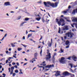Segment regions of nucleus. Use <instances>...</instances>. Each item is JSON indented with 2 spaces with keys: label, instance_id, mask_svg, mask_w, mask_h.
I'll use <instances>...</instances> for the list:
<instances>
[{
  "label": "nucleus",
  "instance_id": "603ef678",
  "mask_svg": "<svg viewBox=\"0 0 77 77\" xmlns=\"http://www.w3.org/2000/svg\"><path fill=\"white\" fill-rule=\"evenodd\" d=\"M73 66L74 68H76V67H77V66H75V65H74Z\"/></svg>",
  "mask_w": 77,
  "mask_h": 77
},
{
  "label": "nucleus",
  "instance_id": "c85d7f7f",
  "mask_svg": "<svg viewBox=\"0 0 77 77\" xmlns=\"http://www.w3.org/2000/svg\"><path fill=\"white\" fill-rule=\"evenodd\" d=\"M21 18V16H19L18 17V19L17 20H20Z\"/></svg>",
  "mask_w": 77,
  "mask_h": 77
},
{
  "label": "nucleus",
  "instance_id": "c03bdc74",
  "mask_svg": "<svg viewBox=\"0 0 77 77\" xmlns=\"http://www.w3.org/2000/svg\"><path fill=\"white\" fill-rule=\"evenodd\" d=\"M12 65H16L15 63H14V62H13L12 63Z\"/></svg>",
  "mask_w": 77,
  "mask_h": 77
},
{
  "label": "nucleus",
  "instance_id": "c9c22d12",
  "mask_svg": "<svg viewBox=\"0 0 77 77\" xmlns=\"http://www.w3.org/2000/svg\"><path fill=\"white\" fill-rule=\"evenodd\" d=\"M6 36H7V34H6L5 35L4 37H3L2 39H4V38H5V37H6Z\"/></svg>",
  "mask_w": 77,
  "mask_h": 77
},
{
  "label": "nucleus",
  "instance_id": "b1692460",
  "mask_svg": "<svg viewBox=\"0 0 77 77\" xmlns=\"http://www.w3.org/2000/svg\"><path fill=\"white\" fill-rule=\"evenodd\" d=\"M69 65L71 66V68H72V67H73V65L72 64H69Z\"/></svg>",
  "mask_w": 77,
  "mask_h": 77
},
{
  "label": "nucleus",
  "instance_id": "aec40b11",
  "mask_svg": "<svg viewBox=\"0 0 77 77\" xmlns=\"http://www.w3.org/2000/svg\"><path fill=\"white\" fill-rule=\"evenodd\" d=\"M17 50L19 51H21V50H22V48H17Z\"/></svg>",
  "mask_w": 77,
  "mask_h": 77
},
{
  "label": "nucleus",
  "instance_id": "4c0bfd02",
  "mask_svg": "<svg viewBox=\"0 0 77 77\" xmlns=\"http://www.w3.org/2000/svg\"><path fill=\"white\" fill-rule=\"evenodd\" d=\"M63 13L64 14H66V13H67V11H63Z\"/></svg>",
  "mask_w": 77,
  "mask_h": 77
},
{
  "label": "nucleus",
  "instance_id": "3c124183",
  "mask_svg": "<svg viewBox=\"0 0 77 77\" xmlns=\"http://www.w3.org/2000/svg\"><path fill=\"white\" fill-rule=\"evenodd\" d=\"M49 69H46L45 70V71H48V70H49Z\"/></svg>",
  "mask_w": 77,
  "mask_h": 77
},
{
  "label": "nucleus",
  "instance_id": "7ed1b4c3",
  "mask_svg": "<svg viewBox=\"0 0 77 77\" xmlns=\"http://www.w3.org/2000/svg\"><path fill=\"white\" fill-rule=\"evenodd\" d=\"M47 53L48 54L46 56V57L45 58V59L46 61L48 60L51 61V60H50V59L51 58V53H49V49H48L47 50Z\"/></svg>",
  "mask_w": 77,
  "mask_h": 77
},
{
  "label": "nucleus",
  "instance_id": "4d7b16f0",
  "mask_svg": "<svg viewBox=\"0 0 77 77\" xmlns=\"http://www.w3.org/2000/svg\"><path fill=\"white\" fill-rule=\"evenodd\" d=\"M2 75H4V76H6V74H5V73H3L2 74Z\"/></svg>",
  "mask_w": 77,
  "mask_h": 77
},
{
  "label": "nucleus",
  "instance_id": "e2e57ef3",
  "mask_svg": "<svg viewBox=\"0 0 77 77\" xmlns=\"http://www.w3.org/2000/svg\"><path fill=\"white\" fill-rule=\"evenodd\" d=\"M6 53H7V54H8V53H9V51H6Z\"/></svg>",
  "mask_w": 77,
  "mask_h": 77
},
{
  "label": "nucleus",
  "instance_id": "393cba45",
  "mask_svg": "<svg viewBox=\"0 0 77 77\" xmlns=\"http://www.w3.org/2000/svg\"><path fill=\"white\" fill-rule=\"evenodd\" d=\"M57 55V53H55L54 54V55H53V57H55V56H56Z\"/></svg>",
  "mask_w": 77,
  "mask_h": 77
},
{
  "label": "nucleus",
  "instance_id": "72a5a7b5",
  "mask_svg": "<svg viewBox=\"0 0 77 77\" xmlns=\"http://www.w3.org/2000/svg\"><path fill=\"white\" fill-rule=\"evenodd\" d=\"M35 59H37V58H33L32 59V60H33V62H35V61H36V60H35Z\"/></svg>",
  "mask_w": 77,
  "mask_h": 77
},
{
  "label": "nucleus",
  "instance_id": "9b49d317",
  "mask_svg": "<svg viewBox=\"0 0 77 77\" xmlns=\"http://www.w3.org/2000/svg\"><path fill=\"white\" fill-rule=\"evenodd\" d=\"M4 5L5 6H11V4L9 2H5Z\"/></svg>",
  "mask_w": 77,
  "mask_h": 77
},
{
  "label": "nucleus",
  "instance_id": "a878e982",
  "mask_svg": "<svg viewBox=\"0 0 77 77\" xmlns=\"http://www.w3.org/2000/svg\"><path fill=\"white\" fill-rule=\"evenodd\" d=\"M11 46H12V47H15V45H14V44L13 43H11Z\"/></svg>",
  "mask_w": 77,
  "mask_h": 77
},
{
  "label": "nucleus",
  "instance_id": "f03ea898",
  "mask_svg": "<svg viewBox=\"0 0 77 77\" xmlns=\"http://www.w3.org/2000/svg\"><path fill=\"white\" fill-rule=\"evenodd\" d=\"M56 21L57 23V24H58L59 26H61V23H62L63 24L61 25V26H63L65 25V20L63 18H61L60 20V21H59V19L57 18L56 19Z\"/></svg>",
  "mask_w": 77,
  "mask_h": 77
},
{
  "label": "nucleus",
  "instance_id": "f704fd0d",
  "mask_svg": "<svg viewBox=\"0 0 77 77\" xmlns=\"http://www.w3.org/2000/svg\"><path fill=\"white\" fill-rule=\"evenodd\" d=\"M71 57H70L67 58V59H68V60H71Z\"/></svg>",
  "mask_w": 77,
  "mask_h": 77
},
{
  "label": "nucleus",
  "instance_id": "20e7f679",
  "mask_svg": "<svg viewBox=\"0 0 77 77\" xmlns=\"http://www.w3.org/2000/svg\"><path fill=\"white\" fill-rule=\"evenodd\" d=\"M66 35H67L68 37H69L70 38H72L73 37V36L74 35V33L69 32L66 33Z\"/></svg>",
  "mask_w": 77,
  "mask_h": 77
},
{
  "label": "nucleus",
  "instance_id": "5701e85b",
  "mask_svg": "<svg viewBox=\"0 0 77 77\" xmlns=\"http://www.w3.org/2000/svg\"><path fill=\"white\" fill-rule=\"evenodd\" d=\"M45 61H44L43 62L42 64H43V66H45V65H46V64H45Z\"/></svg>",
  "mask_w": 77,
  "mask_h": 77
},
{
  "label": "nucleus",
  "instance_id": "13d9d810",
  "mask_svg": "<svg viewBox=\"0 0 77 77\" xmlns=\"http://www.w3.org/2000/svg\"><path fill=\"white\" fill-rule=\"evenodd\" d=\"M13 57H14V58H17V57L15 56H14V55H13Z\"/></svg>",
  "mask_w": 77,
  "mask_h": 77
},
{
  "label": "nucleus",
  "instance_id": "6ab92c4d",
  "mask_svg": "<svg viewBox=\"0 0 77 77\" xmlns=\"http://www.w3.org/2000/svg\"><path fill=\"white\" fill-rule=\"evenodd\" d=\"M72 21H76V22H77V18H75L72 20Z\"/></svg>",
  "mask_w": 77,
  "mask_h": 77
},
{
  "label": "nucleus",
  "instance_id": "58836bf2",
  "mask_svg": "<svg viewBox=\"0 0 77 77\" xmlns=\"http://www.w3.org/2000/svg\"><path fill=\"white\" fill-rule=\"evenodd\" d=\"M13 73V70H12L10 72V74H12Z\"/></svg>",
  "mask_w": 77,
  "mask_h": 77
},
{
  "label": "nucleus",
  "instance_id": "680f3d73",
  "mask_svg": "<svg viewBox=\"0 0 77 77\" xmlns=\"http://www.w3.org/2000/svg\"><path fill=\"white\" fill-rule=\"evenodd\" d=\"M75 26L76 28H77V24H75Z\"/></svg>",
  "mask_w": 77,
  "mask_h": 77
},
{
  "label": "nucleus",
  "instance_id": "774afa93",
  "mask_svg": "<svg viewBox=\"0 0 77 77\" xmlns=\"http://www.w3.org/2000/svg\"><path fill=\"white\" fill-rule=\"evenodd\" d=\"M40 39H42V36H41Z\"/></svg>",
  "mask_w": 77,
  "mask_h": 77
},
{
  "label": "nucleus",
  "instance_id": "2eb2a0df",
  "mask_svg": "<svg viewBox=\"0 0 77 77\" xmlns=\"http://www.w3.org/2000/svg\"><path fill=\"white\" fill-rule=\"evenodd\" d=\"M52 62H53V63H54V61H55V58L54 57L52 56Z\"/></svg>",
  "mask_w": 77,
  "mask_h": 77
},
{
  "label": "nucleus",
  "instance_id": "6e6552de",
  "mask_svg": "<svg viewBox=\"0 0 77 77\" xmlns=\"http://www.w3.org/2000/svg\"><path fill=\"white\" fill-rule=\"evenodd\" d=\"M72 58L74 61H77V57L75 55H73L72 57Z\"/></svg>",
  "mask_w": 77,
  "mask_h": 77
},
{
  "label": "nucleus",
  "instance_id": "79ce46f5",
  "mask_svg": "<svg viewBox=\"0 0 77 77\" xmlns=\"http://www.w3.org/2000/svg\"><path fill=\"white\" fill-rule=\"evenodd\" d=\"M30 32H35V31H34V30H30Z\"/></svg>",
  "mask_w": 77,
  "mask_h": 77
},
{
  "label": "nucleus",
  "instance_id": "f3484780",
  "mask_svg": "<svg viewBox=\"0 0 77 77\" xmlns=\"http://www.w3.org/2000/svg\"><path fill=\"white\" fill-rule=\"evenodd\" d=\"M32 34H29L28 35L27 38H30V37H31L32 36Z\"/></svg>",
  "mask_w": 77,
  "mask_h": 77
},
{
  "label": "nucleus",
  "instance_id": "49530a36",
  "mask_svg": "<svg viewBox=\"0 0 77 77\" xmlns=\"http://www.w3.org/2000/svg\"><path fill=\"white\" fill-rule=\"evenodd\" d=\"M71 6L69 5V7H68V9H71Z\"/></svg>",
  "mask_w": 77,
  "mask_h": 77
},
{
  "label": "nucleus",
  "instance_id": "a19ab883",
  "mask_svg": "<svg viewBox=\"0 0 77 77\" xmlns=\"http://www.w3.org/2000/svg\"><path fill=\"white\" fill-rule=\"evenodd\" d=\"M50 21V20H47V19L45 21V22H46V23H48V21Z\"/></svg>",
  "mask_w": 77,
  "mask_h": 77
},
{
  "label": "nucleus",
  "instance_id": "0eeeda50",
  "mask_svg": "<svg viewBox=\"0 0 77 77\" xmlns=\"http://www.w3.org/2000/svg\"><path fill=\"white\" fill-rule=\"evenodd\" d=\"M55 72L56 73L54 74V75L56 77H57V76H59V75H60V71H57V72Z\"/></svg>",
  "mask_w": 77,
  "mask_h": 77
},
{
  "label": "nucleus",
  "instance_id": "4468645a",
  "mask_svg": "<svg viewBox=\"0 0 77 77\" xmlns=\"http://www.w3.org/2000/svg\"><path fill=\"white\" fill-rule=\"evenodd\" d=\"M65 44L66 45H68L69 44V42L68 40H67L65 42Z\"/></svg>",
  "mask_w": 77,
  "mask_h": 77
},
{
  "label": "nucleus",
  "instance_id": "f8f14e48",
  "mask_svg": "<svg viewBox=\"0 0 77 77\" xmlns=\"http://www.w3.org/2000/svg\"><path fill=\"white\" fill-rule=\"evenodd\" d=\"M63 30H68L69 29L68 26H65L64 28H63Z\"/></svg>",
  "mask_w": 77,
  "mask_h": 77
},
{
  "label": "nucleus",
  "instance_id": "412c9836",
  "mask_svg": "<svg viewBox=\"0 0 77 77\" xmlns=\"http://www.w3.org/2000/svg\"><path fill=\"white\" fill-rule=\"evenodd\" d=\"M42 20L43 23H44V22H45V20H44V17L42 18Z\"/></svg>",
  "mask_w": 77,
  "mask_h": 77
},
{
  "label": "nucleus",
  "instance_id": "473e14b6",
  "mask_svg": "<svg viewBox=\"0 0 77 77\" xmlns=\"http://www.w3.org/2000/svg\"><path fill=\"white\" fill-rule=\"evenodd\" d=\"M69 45L67 46L66 47V48H69Z\"/></svg>",
  "mask_w": 77,
  "mask_h": 77
},
{
  "label": "nucleus",
  "instance_id": "423d86ee",
  "mask_svg": "<svg viewBox=\"0 0 77 77\" xmlns=\"http://www.w3.org/2000/svg\"><path fill=\"white\" fill-rule=\"evenodd\" d=\"M65 58H64V57H61L59 59V61L60 62V63H62V64H63L65 63Z\"/></svg>",
  "mask_w": 77,
  "mask_h": 77
},
{
  "label": "nucleus",
  "instance_id": "6e6d98bb",
  "mask_svg": "<svg viewBox=\"0 0 77 77\" xmlns=\"http://www.w3.org/2000/svg\"><path fill=\"white\" fill-rule=\"evenodd\" d=\"M14 67L15 68H17V65H15V66H14Z\"/></svg>",
  "mask_w": 77,
  "mask_h": 77
},
{
  "label": "nucleus",
  "instance_id": "ddd939ff",
  "mask_svg": "<svg viewBox=\"0 0 77 77\" xmlns=\"http://www.w3.org/2000/svg\"><path fill=\"white\" fill-rule=\"evenodd\" d=\"M58 33L60 34H63V31H62L61 32H60V27H59Z\"/></svg>",
  "mask_w": 77,
  "mask_h": 77
},
{
  "label": "nucleus",
  "instance_id": "4be33fe9",
  "mask_svg": "<svg viewBox=\"0 0 77 77\" xmlns=\"http://www.w3.org/2000/svg\"><path fill=\"white\" fill-rule=\"evenodd\" d=\"M25 23H26V22H22L20 25V26H23V24H24Z\"/></svg>",
  "mask_w": 77,
  "mask_h": 77
},
{
  "label": "nucleus",
  "instance_id": "a211bd4d",
  "mask_svg": "<svg viewBox=\"0 0 77 77\" xmlns=\"http://www.w3.org/2000/svg\"><path fill=\"white\" fill-rule=\"evenodd\" d=\"M41 19V17L36 18V20L37 21H39Z\"/></svg>",
  "mask_w": 77,
  "mask_h": 77
},
{
  "label": "nucleus",
  "instance_id": "2f4dec72",
  "mask_svg": "<svg viewBox=\"0 0 77 77\" xmlns=\"http://www.w3.org/2000/svg\"><path fill=\"white\" fill-rule=\"evenodd\" d=\"M22 45H23L24 47H25V48H26V47H27V45H23V44H22Z\"/></svg>",
  "mask_w": 77,
  "mask_h": 77
},
{
  "label": "nucleus",
  "instance_id": "bb28decb",
  "mask_svg": "<svg viewBox=\"0 0 77 77\" xmlns=\"http://www.w3.org/2000/svg\"><path fill=\"white\" fill-rule=\"evenodd\" d=\"M14 72H16V73H18V69H16Z\"/></svg>",
  "mask_w": 77,
  "mask_h": 77
},
{
  "label": "nucleus",
  "instance_id": "052dcab7",
  "mask_svg": "<svg viewBox=\"0 0 77 77\" xmlns=\"http://www.w3.org/2000/svg\"><path fill=\"white\" fill-rule=\"evenodd\" d=\"M28 33V32L27 31V30H26V34H27Z\"/></svg>",
  "mask_w": 77,
  "mask_h": 77
},
{
  "label": "nucleus",
  "instance_id": "37998d69",
  "mask_svg": "<svg viewBox=\"0 0 77 77\" xmlns=\"http://www.w3.org/2000/svg\"><path fill=\"white\" fill-rule=\"evenodd\" d=\"M15 74H16L15 73H13V77H14V76H15Z\"/></svg>",
  "mask_w": 77,
  "mask_h": 77
},
{
  "label": "nucleus",
  "instance_id": "864d4df0",
  "mask_svg": "<svg viewBox=\"0 0 77 77\" xmlns=\"http://www.w3.org/2000/svg\"><path fill=\"white\" fill-rule=\"evenodd\" d=\"M42 44H43V45H44L45 44L44 43V41H43V42H42Z\"/></svg>",
  "mask_w": 77,
  "mask_h": 77
},
{
  "label": "nucleus",
  "instance_id": "c756f323",
  "mask_svg": "<svg viewBox=\"0 0 77 77\" xmlns=\"http://www.w3.org/2000/svg\"><path fill=\"white\" fill-rule=\"evenodd\" d=\"M37 56V53H35L34 54V57H36Z\"/></svg>",
  "mask_w": 77,
  "mask_h": 77
},
{
  "label": "nucleus",
  "instance_id": "5fc2aeb1",
  "mask_svg": "<svg viewBox=\"0 0 77 77\" xmlns=\"http://www.w3.org/2000/svg\"><path fill=\"white\" fill-rule=\"evenodd\" d=\"M8 60H7L6 61V64L8 63Z\"/></svg>",
  "mask_w": 77,
  "mask_h": 77
},
{
  "label": "nucleus",
  "instance_id": "39448f33",
  "mask_svg": "<svg viewBox=\"0 0 77 77\" xmlns=\"http://www.w3.org/2000/svg\"><path fill=\"white\" fill-rule=\"evenodd\" d=\"M63 75H65V76H68V75H72L73 77H74V75H72L71 73H70L68 72H65L63 73Z\"/></svg>",
  "mask_w": 77,
  "mask_h": 77
},
{
  "label": "nucleus",
  "instance_id": "1a4fd4ad",
  "mask_svg": "<svg viewBox=\"0 0 77 77\" xmlns=\"http://www.w3.org/2000/svg\"><path fill=\"white\" fill-rule=\"evenodd\" d=\"M45 67L47 68H52V67H54V65L52 64V65H48L46 66Z\"/></svg>",
  "mask_w": 77,
  "mask_h": 77
},
{
  "label": "nucleus",
  "instance_id": "69168bd1",
  "mask_svg": "<svg viewBox=\"0 0 77 77\" xmlns=\"http://www.w3.org/2000/svg\"><path fill=\"white\" fill-rule=\"evenodd\" d=\"M71 26H72V27H73V28H74V25H72H72H71Z\"/></svg>",
  "mask_w": 77,
  "mask_h": 77
},
{
  "label": "nucleus",
  "instance_id": "e433bc0d",
  "mask_svg": "<svg viewBox=\"0 0 77 77\" xmlns=\"http://www.w3.org/2000/svg\"><path fill=\"white\" fill-rule=\"evenodd\" d=\"M70 69L71 72H74V71L72 70V69Z\"/></svg>",
  "mask_w": 77,
  "mask_h": 77
},
{
  "label": "nucleus",
  "instance_id": "0e129e2a",
  "mask_svg": "<svg viewBox=\"0 0 77 77\" xmlns=\"http://www.w3.org/2000/svg\"><path fill=\"white\" fill-rule=\"evenodd\" d=\"M27 65V63H24V64H23L24 66L25 65Z\"/></svg>",
  "mask_w": 77,
  "mask_h": 77
},
{
  "label": "nucleus",
  "instance_id": "338daca9",
  "mask_svg": "<svg viewBox=\"0 0 77 77\" xmlns=\"http://www.w3.org/2000/svg\"><path fill=\"white\" fill-rule=\"evenodd\" d=\"M0 31H1V32H3V29H0Z\"/></svg>",
  "mask_w": 77,
  "mask_h": 77
},
{
  "label": "nucleus",
  "instance_id": "f257e3e1",
  "mask_svg": "<svg viewBox=\"0 0 77 77\" xmlns=\"http://www.w3.org/2000/svg\"><path fill=\"white\" fill-rule=\"evenodd\" d=\"M44 5H45L46 7H50V6L48 5H50V6H52L53 8H55L57 6L58 2H55L54 4V3H51V2H48L47 3L45 2H44Z\"/></svg>",
  "mask_w": 77,
  "mask_h": 77
},
{
  "label": "nucleus",
  "instance_id": "cd10ccee",
  "mask_svg": "<svg viewBox=\"0 0 77 77\" xmlns=\"http://www.w3.org/2000/svg\"><path fill=\"white\" fill-rule=\"evenodd\" d=\"M29 20V18H25V21H28Z\"/></svg>",
  "mask_w": 77,
  "mask_h": 77
},
{
  "label": "nucleus",
  "instance_id": "09e8293b",
  "mask_svg": "<svg viewBox=\"0 0 77 77\" xmlns=\"http://www.w3.org/2000/svg\"><path fill=\"white\" fill-rule=\"evenodd\" d=\"M30 40L33 41V42H35V41H34V40L32 39H30Z\"/></svg>",
  "mask_w": 77,
  "mask_h": 77
},
{
  "label": "nucleus",
  "instance_id": "ea45409f",
  "mask_svg": "<svg viewBox=\"0 0 77 77\" xmlns=\"http://www.w3.org/2000/svg\"><path fill=\"white\" fill-rule=\"evenodd\" d=\"M42 49H41V51H40V55H41V54H42Z\"/></svg>",
  "mask_w": 77,
  "mask_h": 77
},
{
  "label": "nucleus",
  "instance_id": "8fccbe9b",
  "mask_svg": "<svg viewBox=\"0 0 77 77\" xmlns=\"http://www.w3.org/2000/svg\"><path fill=\"white\" fill-rule=\"evenodd\" d=\"M16 64L17 66H19L20 65V64H19V63H16Z\"/></svg>",
  "mask_w": 77,
  "mask_h": 77
},
{
  "label": "nucleus",
  "instance_id": "a18cd8bd",
  "mask_svg": "<svg viewBox=\"0 0 77 77\" xmlns=\"http://www.w3.org/2000/svg\"><path fill=\"white\" fill-rule=\"evenodd\" d=\"M20 71L21 72V74H23V72H22V70H21V69H20Z\"/></svg>",
  "mask_w": 77,
  "mask_h": 77
},
{
  "label": "nucleus",
  "instance_id": "9d476101",
  "mask_svg": "<svg viewBox=\"0 0 77 77\" xmlns=\"http://www.w3.org/2000/svg\"><path fill=\"white\" fill-rule=\"evenodd\" d=\"M51 42H49L48 43V45L49 47H51L52 45V43L53 42V39H51Z\"/></svg>",
  "mask_w": 77,
  "mask_h": 77
},
{
  "label": "nucleus",
  "instance_id": "de8ad7c7",
  "mask_svg": "<svg viewBox=\"0 0 77 77\" xmlns=\"http://www.w3.org/2000/svg\"><path fill=\"white\" fill-rule=\"evenodd\" d=\"M30 62H32V63H33V60H30Z\"/></svg>",
  "mask_w": 77,
  "mask_h": 77
},
{
  "label": "nucleus",
  "instance_id": "bf43d9fd",
  "mask_svg": "<svg viewBox=\"0 0 77 77\" xmlns=\"http://www.w3.org/2000/svg\"><path fill=\"white\" fill-rule=\"evenodd\" d=\"M67 21L68 22H71V21H70L69 20H67Z\"/></svg>",
  "mask_w": 77,
  "mask_h": 77
},
{
  "label": "nucleus",
  "instance_id": "7c9ffc66",
  "mask_svg": "<svg viewBox=\"0 0 77 77\" xmlns=\"http://www.w3.org/2000/svg\"><path fill=\"white\" fill-rule=\"evenodd\" d=\"M11 71L12 70H13V71L14 69V67H11Z\"/></svg>",
  "mask_w": 77,
  "mask_h": 77
},
{
  "label": "nucleus",
  "instance_id": "dca6fc26",
  "mask_svg": "<svg viewBox=\"0 0 77 77\" xmlns=\"http://www.w3.org/2000/svg\"><path fill=\"white\" fill-rule=\"evenodd\" d=\"M60 51L61 52H60V51L59 52V53H63V51H64V50H63V49H62V48H61L60 49Z\"/></svg>",
  "mask_w": 77,
  "mask_h": 77
}]
</instances>
